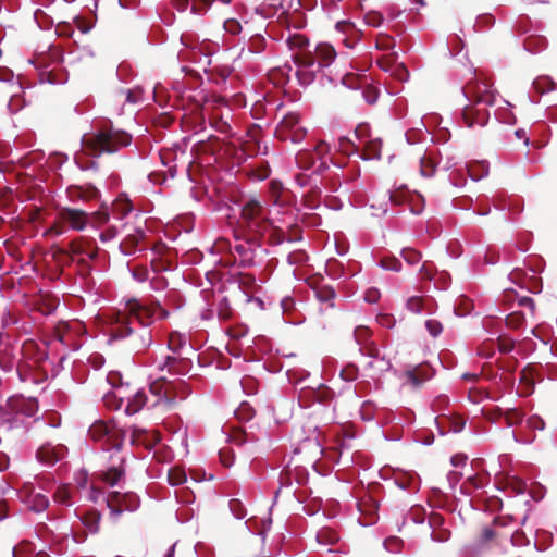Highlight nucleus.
Returning <instances> with one entry per match:
<instances>
[{
	"instance_id": "nucleus-1",
	"label": "nucleus",
	"mask_w": 557,
	"mask_h": 557,
	"mask_svg": "<svg viewBox=\"0 0 557 557\" xmlns=\"http://www.w3.org/2000/svg\"><path fill=\"white\" fill-rule=\"evenodd\" d=\"M157 313L160 319H166L170 314L158 300L128 299L111 327V338L125 341V347L135 354L146 351L153 342L148 327L153 324Z\"/></svg>"
},
{
	"instance_id": "nucleus-2",
	"label": "nucleus",
	"mask_w": 557,
	"mask_h": 557,
	"mask_svg": "<svg viewBox=\"0 0 557 557\" xmlns=\"http://www.w3.org/2000/svg\"><path fill=\"white\" fill-rule=\"evenodd\" d=\"M270 213V208L258 197L243 199L235 237L237 239L247 238L256 247L261 246L265 236V242L271 246L283 244L285 242V232L281 227L273 225Z\"/></svg>"
},
{
	"instance_id": "nucleus-3",
	"label": "nucleus",
	"mask_w": 557,
	"mask_h": 557,
	"mask_svg": "<svg viewBox=\"0 0 557 557\" xmlns=\"http://www.w3.org/2000/svg\"><path fill=\"white\" fill-rule=\"evenodd\" d=\"M462 91L469 101L462 110V120L468 127L484 126L490 113L487 107L495 103L496 95L487 79L475 77L469 81Z\"/></svg>"
},
{
	"instance_id": "nucleus-4",
	"label": "nucleus",
	"mask_w": 557,
	"mask_h": 557,
	"mask_svg": "<svg viewBox=\"0 0 557 557\" xmlns=\"http://www.w3.org/2000/svg\"><path fill=\"white\" fill-rule=\"evenodd\" d=\"M132 136L112 125L102 126L96 132L85 135L82 139L83 153L98 158L104 153H115L129 146Z\"/></svg>"
},
{
	"instance_id": "nucleus-5",
	"label": "nucleus",
	"mask_w": 557,
	"mask_h": 557,
	"mask_svg": "<svg viewBox=\"0 0 557 557\" xmlns=\"http://www.w3.org/2000/svg\"><path fill=\"white\" fill-rule=\"evenodd\" d=\"M307 136V129L300 122V115L296 112L286 113L275 128V137L281 141L290 140L298 144Z\"/></svg>"
},
{
	"instance_id": "nucleus-6",
	"label": "nucleus",
	"mask_w": 557,
	"mask_h": 557,
	"mask_svg": "<svg viewBox=\"0 0 557 557\" xmlns=\"http://www.w3.org/2000/svg\"><path fill=\"white\" fill-rule=\"evenodd\" d=\"M286 44L292 51V59L302 69H310L315 65L312 51L309 49V39L300 34L289 35Z\"/></svg>"
},
{
	"instance_id": "nucleus-7",
	"label": "nucleus",
	"mask_w": 557,
	"mask_h": 557,
	"mask_svg": "<svg viewBox=\"0 0 557 557\" xmlns=\"http://www.w3.org/2000/svg\"><path fill=\"white\" fill-rule=\"evenodd\" d=\"M88 433L95 441L104 440L107 449H121L125 438V434L121 429H116L114 425L107 424L103 421H96L89 428Z\"/></svg>"
},
{
	"instance_id": "nucleus-8",
	"label": "nucleus",
	"mask_w": 557,
	"mask_h": 557,
	"mask_svg": "<svg viewBox=\"0 0 557 557\" xmlns=\"http://www.w3.org/2000/svg\"><path fill=\"white\" fill-rule=\"evenodd\" d=\"M244 239L246 240L245 243H238L232 247L227 239L222 238L215 243L214 247L219 251L230 249L235 258V262H238L243 268H248L255 263L256 250L252 246L256 245L248 242L247 238Z\"/></svg>"
},
{
	"instance_id": "nucleus-9",
	"label": "nucleus",
	"mask_w": 557,
	"mask_h": 557,
	"mask_svg": "<svg viewBox=\"0 0 557 557\" xmlns=\"http://www.w3.org/2000/svg\"><path fill=\"white\" fill-rule=\"evenodd\" d=\"M111 515L119 517L123 511H133L139 507V498L134 493L111 492L107 496Z\"/></svg>"
},
{
	"instance_id": "nucleus-10",
	"label": "nucleus",
	"mask_w": 557,
	"mask_h": 557,
	"mask_svg": "<svg viewBox=\"0 0 557 557\" xmlns=\"http://www.w3.org/2000/svg\"><path fill=\"white\" fill-rule=\"evenodd\" d=\"M362 355L371 358V360L364 364V369L370 372V376L372 377L387 372L392 367L391 361L380 355L376 345H368L362 348Z\"/></svg>"
},
{
	"instance_id": "nucleus-11",
	"label": "nucleus",
	"mask_w": 557,
	"mask_h": 557,
	"mask_svg": "<svg viewBox=\"0 0 557 557\" xmlns=\"http://www.w3.org/2000/svg\"><path fill=\"white\" fill-rule=\"evenodd\" d=\"M8 410L16 416L33 417L38 411V403L34 398L12 397L5 408L0 407V417L4 418Z\"/></svg>"
},
{
	"instance_id": "nucleus-12",
	"label": "nucleus",
	"mask_w": 557,
	"mask_h": 557,
	"mask_svg": "<svg viewBox=\"0 0 557 557\" xmlns=\"http://www.w3.org/2000/svg\"><path fill=\"white\" fill-rule=\"evenodd\" d=\"M191 361L188 358L178 356H166L157 362V369L166 371L172 375H185L190 371Z\"/></svg>"
},
{
	"instance_id": "nucleus-13",
	"label": "nucleus",
	"mask_w": 557,
	"mask_h": 557,
	"mask_svg": "<svg viewBox=\"0 0 557 557\" xmlns=\"http://www.w3.org/2000/svg\"><path fill=\"white\" fill-rule=\"evenodd\" d=\"M58 216L62 223L75 231H83L89 221L87 212L74 208H61Z\"/></svg>"
},
{
	"instance_id": "nucleus-14",
	"label": "nucleus",
	"mask_w": 557,
	"mask_h": 557,
	"mask_svg": "<svg viewBox=\"0 0 557 557\" xmlns=\"http://www.w3.org/2000/svg\"><path fill=\"white\" fill-rule=\"evenodd\" d=\"M232 283L236 284L237 287L242 290V297L244 302H262L259 298L253 297V293L257 288V285L256 278L252 274L242 272L235 273L232 275Z\"/></svg>"
},
{
	"instance_id": "nucleus-15",
	"label": "nucleus",
	"mask_w": 557,
	"mask_h": 557,
	"mask_svg": "<svg viewBox=\"0 0 557 557\" xmlns=\"http://www.w3.org/2000/svg\"><path fill=\"white\" fill-rule=\"evenodd\" d=\"M67 451V448L62 445H52L50 443L41 445L36 453L37 460L44 465L52 466L61 460Z\"/></svg>"
},
{
	"instance_id": "nucleus-16",
	"label": "nucleus",
	"mask_w": 557,
	"mask_h": 557,
	"mask_svg": "<svg viewBox=\"0 0 557 557\" xmlns=\"http://www.w3.org/2000/svg\"><path fill=\"white\" fill-rule=\"evenodd\" d=\"M190 394L189 385L183 380L170 381L165 392V407L171 409L175 406L176 400H183Z\"/></svg>"
},
{
	"instance_id": "nucleus-17",
	"label": "nucleus",
	"mask_w": 557,
	"mask_h": 557,
	"mask_svg": "<svg viewBox=\"0 0 557 557\" xmlns=\"http://www.w3.org/2000/svg\"><path fill=\"white\" fill-rule=\"evenodd\" d=\"M335 393L327 386L321 384L317 388L302 389L300 400L330 405L334 399Z\"/></svg>"
},
{
	"instance_id": "nucleus-18",
	"label": "nucleus",
	"mask_w": 557,
	"mask_h": 557,
	"mask_svg": "<svg viewBox=\"0 0 557 557\" xmlns=\"http://www.w3.org/2000/svg\"><path fill=\"white\" fill-rule=\"evenodd\" d=\"M318 71L329 67L336 59V51L334 47L327 42H320L312 51Z\"/></svg>"
},
{
	"instance_id": "nucleus-19",
	"label": "nucleus",
	"mask_w": 557,
	"mask_h": 557,
	"mask_svg": "<svg viewBox=\"0 0 557 557\" xmlns=\"http://www.w3.org/2000/svg\"><path fill=\"white\" fill-rule=\"evenodd\" d=\"M500 524V518H494L492 523L483 525L475 537V544L479 547H487L491 544L497 542L502 536L497 531V527Z\"/></svg>"
},
{
	"instance_id": "nucleus-20",
	"label": "nucleus",
	"mask_w": 557,
	"mask_h": 557,
	"mask_svg": "<svg viewBox=\"0 0 557 557\" xmlns=\"http://www.w3.org/2000/svg\"><path fill=\"white\" fill-rule=\"evenodd\" d=\"M73 256H86L94 260L98 257V247L94 240L84 237L76 238L69 243Z\"/></svg>"
},
{
	"instance_id": "nucleus-21",
	"label": "nucleus",
	"mask_w": 557,
	"mask_h": 557,
	"mask_svg": "<svg viewBox=\"0 0 557 557\" xmlns=\"http://www.w3.org/2000/svg\"><path fill=\"white\" fill-rule=\"evenodd\" d=\"M433 374V369L426 363H422L405 372L408 382H410L413 387H420L424 382L432 379Z\"/></svg>"
},
{
	"instance_id": "nucleus-22",
	"label": "nucleus",
	"mask_w": 557,
	"mask_h": 557,
	"mask_svg": "<svg viewBox=\"0 0 557 557\" xmlns=\"http://www.w3.org/2000/svg\"><path fill=\"white\" fill-rule=\"evenodd\" d=\"M22 493L27 496L26 502L29 505V508L36 512H41L49 506V499L46 495L37 493L33 494L32 484H24L22 488Z\"/></svg>"
},
{
	"instance_id": "nucleus-23",
	"label": "nucleus",
	"mask_w": 557,
	"mask_h": 557,
	"mask_svg": "<svg viewBox=\"0 0 557 557\" xmlns=\"http://www.w3.org/2000/svg\"><path fill=\"white\" fill-rule=\"evenodd\" d=\"M124 475L123 460H121L119 466H111L107 470H101L97 473L98 479L110 486L116 485Z\"/></svg>"
},
{
	"instance_id": "nucleus-24",
	"label": "nucleus",
	"mask_w": 557,
	"mask_h": 557,
	"mask_svg": "<svg viewBox=\"0 0 557 557\" xmlns=\"http://www.w3.org/2000/svg\"><path fill=\"white\" fill-rule=\"evenodd\" d=\"M145 238V231L137 228L135 233L128 234L121 243V249L125 255H132L137 250L139 243Z\"/></svg>"
},
{
	"instance_id": "nucleus-25",
	"label": "nucleus",
	"mask_w": 557,
	"mask_h": 557,
	"mask_svg": "<svg viewBox=\"0 0 557 557\" xmlns=\"http://www.w3.org/2000/svg\"><path fill=\"white\" fill-rule=\"evenodd\" d=\"M69 194L72 198H79L84 200H90L98 197L99 191L92 185L87 186H71L69 188Z\"/></svg>"
},
{
	"instance_id": "nucleus-26",
	"label": "nucleus",
	"mask_w": 557,
	"mask_h": 557,
	"mask_svg": "<svg viewBox=\"0 0 557 557\" xmlns=\"http://www.w3.org/2000/svg\"><path fill=\"white\" fill-rule=\"evenodd\" d=\"M52 253V260L59 265V267H65L73 262L74 256L69 248H62L59 246H52L51 248Z\"/></svg>"
},
{
	"instance_id": "nucleus-27",
	"label": "nucleus",
	"mask_w": 557,
	"mask_h": 557,
	"mask_svg": "<svg viewBox=\"0 0 557 557\" xmlns=\"http://www.w3.org/2000/svg\"><path fill=\"white\" fill-rule=\"evenodd\" d=\"M436 159L431 152H425L420 159V173L423 177H431L436 170Z\"/></svg>"
},
{
	"instance_id": "nucleus-28",
	"label": "nucleus",
	"mask_w": 557,
	"mask_h": 557,
	"mask_svg": "<svg viewBox=\"0 0 557 557\" xmlns=\"http://www.w3.org/2000/svg\"><path fill=\"white\" fill-rule=\"evenodd\" d=\"M147 395L144 391H138L136 394L128 399V403L125 408V412L127 414L137 413L146 404Z\"/></svg>"
},
{
	"instance_id": "nucleus-29",
	"label": "nucleus",
	"mask_w": 557,
	"mask_h": 557,
	"mask_svg": "<svg viewBox=\"0 0 557 557\" xmlns=\"http://www.w3.org/2000/svg\"><path fill=\"white\" fill-rule=\"evenodd\" d=\"M382 140L379 138L370 139L366 143L362 158L366 160H373L381 158Z\"/></svg>"
},
{
	"instance_id": "nucleus-30",
	"label": "nucleus",
	"mask_w": 557,
	"mask_h": 557,
	"mask_svg": "<svg viewBox=\"0 0 557 557\" xmlns=\"http://www.w3.org/2000/svg\"><path fill=\"white\" fill-rule=\"evenodd\" d=\"M496 413V418L504 416L506 424L508 426H515L520 424L524 418V413L517 408L507 409L505 412H503L500 409H497Z\"/></svg>"
},
{
	"instance_id": "nucleus-31",
	"label": "nucleus",
	"mask_w": 557,
	"mask_h": 557,
	"mask_svg": "<svg viewBox=\"0 0 557 557\" xmlns=\"http://www.w3.org/2000/svg\"><path fill=\"white\" fill-rule=\"evenodd\" d=\"M100 513L96 510L86 511L82 517V523L88 529L89 532L96 533L99 530Z\"/></svg>"
},
{
	"instance_id": "nucleus-32",
	"label": "nucleus",
	"mask_w": 557,
	"mask_h": 557,
	"mask_svg": "<svg viewBox=\"0 0 557 557\" xmlns=\"http://www.w3.org/2000/svg\"><path fill=\"white\" fill-rule=\"evenodd\" d=\"M169 380L161 375L157 377L151 384H150V392L157 396H161L159 399V403L163 404L165 406V392L168 389Z\"/></svg>"
},
{
	"instance_id": "nucleus-33",
	"label": "nucleus",
	"mask_w": 557,
	"mask_h": 557,
	"mask_svg": "<svg viewBox=\"0 0 557 557\" xmlns=\"http://www.w3.org/2000/svg\"><path fill=\"white\" fill-rule=\"evenodd\" d=\"M339 540V535L331 528H323L317 533V541L322 545H334Z\"/></svg>"
},
{
	"instance_id": "nucleus-34",
	"label": "nucleus",
	"mask_w": 557,
	"mask_h": 557,
	"mask_svg": "<svg viewBox=\"0 0 557 557\" xmlns=\"http://www.w3.org/2000/svg\"><path fill=\"white\" fill-rule=\"evenodd\" d=\"M295 159L298 168L302 170H309L315 162L313 151L310 149L298 151Z\"/></svg>"
},
{
	"instance_id": "nucleus-35",
	"label": "nucleus",
	"mask_w": 557,
	"mask_h": 557,
	"mask_svg": "<svg viewBox=\"0 0 557 557\" xmlns=\"http://www.w3.org/2000/svg\"><path fill=\"white\" fill-rule=\"evenodd\" d=\"M356 342L360 346V352L362 354V348H364L368 345H375L374 342L370 339L371 337V331L367 326H357L354 332Z\"/></svg>"
},
{
	"instance_id": "nucleus-36",
	"label": "nucleus",
	"mask_w": 557,
	"mask_h": 557,
	"mask_svg": "<svg viewBox=\"0 0 557 557\" xmlns=\"http://www.w3.org/2000/svg\"><path fill=\"white\" fill-rule=\"evenodd\" d=\"M505 298L508 301L517 299L518 305L520 307L529 308L530 311H531V314H534V312H535V304H534V300L531 297H527V296L518 297V295H517V293L515 290H506Z\"/></svg>"
},
{
	"instance_id": "nucleus-37",
	"label": "nucleus",
	"mask_w": 557,
	"mask_h": 557,
	"mask_svg": "<svg viewBox=\"0 0 557 557\" xmlns=\"http://www.w3.org/2000/svg\"><path fill=\"white\" fill-rule=\"evenodd\" d=\"M133 207L128 199L119 198L112 205V213L116 215L117 219H123L132 211Z\"/></svg>"
},
{
	"instance_id": "nucleus-38",
	"label": "nucleus",
	"mask_w": 557,
	"mask_h": 557,
	"mask_svg": "<svg viewBox=\"0 0 557 557\" xmlns=\"http://www.w3.org/2000/svg\"><path fill=\"white\" fill-rule=\"evenodd\" d=\"M117 97L124 98L125 101L128 103L136 104L143 98V89L141 88H132V89L121 88L117 91Z\"/></svg>"
},
{
	"instance_id": "nucleus-39",
	"label": "nucleus",
	"mask_w": 557,
	"mask_h": 557,
	"mask_svg": "<svg viewBox=\"0 0 557 557\" xmlns=\"http://www.w3.org/2000/svg\"><path fill=\"white\" fill-rule=\"evenodd\" d=\"M467 171H468L469 176L472 180L479 181L482 177L487 175L488 166L486 165L485 162H476V163L469 164L467 166Z\"/></svg>"
},
{
	"instance_id": "nucleus-40",
	"label": "nucleus",
	"mask_w": 557,
	"mask_h": 557,
	"mask_svg": "<svg viewBox=\"0 0 557 557\" xmlns=\"http://www.w3.org/2000/svg\"><path fill=\"white\" fill-rule=\"evenodd\" d=\"M216 313L221 321H228L233 318L234 311L226 297H223L216 305Z\"/></svg>"
},
{
	"instance_id": "nucleus-41",
	"label": "nucleus",
	"mask_w": 557,
	"mask_h": 557,
	"mask_svg": "<svg viewBox=\"0 0 557 557\" xmlns=\"http://www.w3.org/2000/svg\"><path fill=\"white\" fill-rule=\"evenodd\" d=\"M533 87L539 94L543 95L553 90L555 88V83L548 76H539L534 79Z\"/></svg>"
},
{
	"instance_id": "nucleus-42",
	"label": "nucleus",
	"mask_w": 557,
	"mask_h": 557,
	"mask_svg": "<svg viewBox=\"0 0 557 557\" xmlns=\"http://www.w3.org/2000/svg\"><path fill=\"white\" fill-rule=\"evenodd\" d=\"M412 199V195L405 188L396 189L389 193V200L396 206L406 205Z\"/></svg>"
},
{
	"instance_id": "nucleus-43",
	"label": "nucleus",
	"mask_w": 557,
	"mask_h": 557,
	"mask_svg": "<svg viewBox=\"0 0 557 557\" xmlns=\"http://www.w3.org/2000/svg\"><path fill=\"white\" fill-rule=\"evenodd\" d=\"M186 479L187 478H186V473H185L184 469H182L180 467H173V468L169 469L168 480L171 485H173V486L181 485L184 482H186Z\"/></svg>"
},
{
	"instance_id": "nucleus-44",
	"label": "nucleus",
	"mask_w": 557,
	"mask_h": 557,
	"mask_svg": "<svg viewBox=\"0 0 557 557\" xmlns=\"http://www.w3.org/2000/svg\"><path fill=\"white\" fill-rule=\"evenodd\" d=\"M485 485V478L479 475L469 476L462 484L461 490L466 493H472L474 490L482 488Z\"/></svg>"
},
{
	"instance_id": "nucleus-45",
	"label": "nucleus",
	"mask_w": 557,
	"mask_h": 557,
	"mask_svg": "<svg viewBox=\"0 0 557 557\" xmlns=\"http://www.w3.org/2000/svg\"><path fill=\"white\" fill-rule=\"evenodd\" d=\"M403 259L409 264V265H416L418 264L422 259V253L414 248H404L400 252Z\"/></svg>"
},
{
	"instance_id": "nucleus-46",
	"label": "nucleus",
	"mask_w": 557,
	"mask_h": 557,
	"mask_svg": "<svg viewBox=\"0 0 557 557\" xmlns=\"http://www.w3.org/2000/svg\"><path fill=\"white\" fill-rule=\"evenodd\" d=\"M71 329H72V325L69 322H59L54 326V331H53L54 337L59 342H61L63 344H67V342H69L67 334L71 331Z\"/></svg>"
},
{
	"instance_id": "nucleus-47",
	"label": "nucleus",
	"mask_w": 557,
	"mask_h": 557,
	"mask_svg": "<svg viewBox=\"0 0 557 557\" xmlns=\"http://www.w3.org/2000/svg\"><path fill=\"white\" fill-rule=\"evenodd\" d=\"M267 47L265 38L261 35L251 36L248 44V50L252 53H261Z\"/></svg>"
},
{
	"instance_id": "nucleus-48",
	"label": "nucleus",
	"mask_w": 557,
	"mask_h": 557,
	"mask_svg": "<svg viewBox=\"0 0 557 557\" xmlns=\"http://www.w3.org/2000/svg\"><path fill=\"white\" fill-rule=\"evenodd\" d=\"M210 125L220 133L227 134L231 132V125L221 115H212L209 120Z\"/></svg>"
},
{
	"instance_id": "nucleus-49",
	"label": "nucleus",
	"mask_w": 557,
	"mask_h": 557,
	"mask_svg": "<svg viewBox=\"0 0 557 557\" xmlns=\"http://www.w3.org/2000/svg\"><path fill=\"white\" fill-rule=\"evenodd\" d=\"M53 499H54V502H57L61 505H66V506L72 505V503L70 500L71 499L70 487L67 485L59 486L53 495Z\"/></svg>"
},
{
	"instance_id": "nucleus-50",
	"label": "nucleus",
	"mask_w": 557,
	"mask_h": 557,
	"mask_svg": "<svg viewBox=\"0 0 557 557\" xmlns=\"http://www.w3.org/2000/svg\"><path fill=\"white\" fill-rule=\"evenodd\" d=\"M185 344L186 341L180 333L175 332L169 335L168 347L174 354H177Z\"/></svg>"
},
{
	"instance_id": "nucleus-51",
	"label": "nucleus",
	"mask_w": 557,
	"mask_h": 557,
	"mask_svg": "<svg viewBox=\"0 0 557 557\" xmlns=\"http://www.w3.org/2000/svg\"><path fill=\"white\" fill-rule=\"evenodd\" d=\"M525 317L521 311H513L506 318V324L510 329H519L524 324Z\"/></svg>"
},
{
	"instance_id": "nucleus-52",
	"label": "nucleus",
	"mask_w": 557,
	"mask_h": 557,
	"mask_svg": "<svg viewBox=\"0 0 557 557\" xmlns=\"http://www.w3.org/2000/svg\"><path fill=\"white\" fill-rule=\"evenodd\" d=\"M380 265L389 271L399 272L401 270V262L394 256H385L380 260Z\"/></svg>"
},
{
	"instance_id": "nucleus-53",
	"label": "nucleus",
	"mask_w": 557,
	"mask_h": 557,
	"mask_svg": "<svg viewBox=\"0 0 557 557\" xmlns=\"http://www.w3.org/2000/svg\"><path fill=\"white\" fill-rule=\"evenodd\" d=\"M429 299L420 297V296H412L407 300V308L413 313H420Z\"/></svg>"
},
{
	"instance_id": "nucleus-54",
	"label": "nucleus",
	"mask_w": 557,
	"mask_h": 557,
	"mask_svg": "<svg viewBox=\"0 0 557 557\" xmlns=\"http://www.w3.org/2000/svg\"><path fill=\"white\" fill-rule=\"evenodd\" d=\"M315 296L321 302H330L333 306L332 301L335 298V292L332 287L322 286L315 290Z\"/></svg>"
},
{
	"instance_id": "nucleus-55",
	"label": "nucleus",
	"mask_w": 557,
	"mask_h": 557,
	"mask_svg": "<svg viewBox=\"0 0 557 557\" xmlns=\"http://www.w3.org/2000/svg\"><path fill=\"white\" fill-rule=\"evenodd\" d=\"M358 374H359V369L357 366H355L352 363L345 366L341 370V373H339L341 377L346 382H351V381L357 380Z\"/></svg>"
},
{
	"instance_id": "nucleus-56",
	"label": "nucleus",
	"mask_w": 557,
	"mask_h": 557,
	"mask_svg": "<svg viewBox=\"0 0 557 557\" xmlns=\"http://www.w3.org/2000/svg\"><path fill=\"white\" fill-rule=\"evenodd\" d=\"M319 197L320 190L314 188L302 197V202L307 208L315 209L319 206Z\"/></svg>"
},
{
	"instance_id": "nucleus-57",
	"label": "nucleus",
	"mask_w": 557,
	"mask_h": 557,
	"mask_svg": "<svg viewBox=\"0 0 557 557\" xmlns=\"http://www.w3.org/2000/svg\"><path fill=\"white\" fill-rule=\"evenodd\" d=\"M395 46V39L386 34H380L376 39V48L383 51H387Z\"/></svg>"
},
{
	"instance_id": "nucleus-58",
	"label": "nucleus",
	"mask_w": 557,
	"mask_h": 557,
	"mask_svg": "<svg viewBox=\"0 0 557 557\" xmlns=\"http://www.w3.org/2000/svg\"><path fill=\"white\" fill-rule=\"evenodd\" d=\"M219 458H220L221 463L225 468H230L234 463L235 456H234V453L230 448H222L219 451Z\"/></svg>"
},
{
	"instance_id": "nucleus-59",
	"label": "nucleus",
	"mask_w": 557,
	"mask_h": 557,
	"mask_svg": "<svg viewBox=\"0 0 557 557\" xmlns=\"http://www.w3.org/2000/svg\"><path fill=\"white\" fill-rule=\"evenodd\" d=\"M312 151H313V154L314 153L317 154L318 159L322 160L331 152V147L326 141L320 140L314 146Z\"/></svg>"
},
{
	"instance_id": "nucleus-60",
	"label": "nucleus",
	"mask_w": 557,
	"mask_h": 557,
	"mask_svg": "<svg viewBox=\"0 0 557 557\" xmlns=\"http://www.w3.org/2000/svg\"><path fill=\"white\" fill-rule=\"evenodd\" d=\"M362 97L369 104H373L377 100L379 91L375 87L368 85L362 90Z\"/></svg>"
},
{
	"instance_id": "nucleus-61",
	"label": "nucleus",
	"mask_w": 557,
	"mask_h": 557,
	"mask_svg": "<svg viewBox=\"0 0 557 557\" xmlns=\"http://www.w3.org/2000/svg\"><path fill=\"white\" fill-rule=\"evenodd\" d=\"M364 21L370 26L379 27L383 22V15L379 12L371 11L364 15Z\"/></svg>"
},
{
	"instance_id": "nucleus-62",
	"label": "nucleus",
	"mask_w": 557,
	"mask_h": 557,
	"mask_svg": "<svg viewBox=\"0 0 557 557\" xmlns=\"http://www.w3.org/2000/svg\"><path fill=\"white\" fill-rule=\"evenodd\" d=\"M429 525L433 532L441 529L444 524V517L438 512H431L428 519Z\"/></svg>"
},
{
	"instance_id": "nucleus-63",
	"label": "nucleus",
	"mask_w": 557,
	"mask_h": 557,
	"mask_svg": "<svg viewBox=\"0 0 557 557\" xmlns=\"http://www.w3.org/2000/svg\"><path fill=\"white\" fill-rule=\"evenodd\" d=\"M488 397V393L486 389L473 387L469 389V398L473 403H480L484 398Z\"/></svg>"
},
{
	"instance_id": "nucleus-64",
	"label": "nucleus",
	"mask_w": 557,
	"mask_h": 557,
	"mask_svg": "<svg viewBox=\"0 0 557 557\" xmlns=\"http://www.w3.org/2000/svg\"><path fill=\"white\" fill-rule=\"evenodd\" d=\"M425 327L432 336H437L443 331V325L440 321L430 319L425 322Z\"/></svg>"
}]
</instances>
